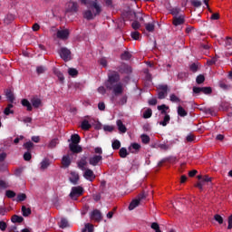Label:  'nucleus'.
Here are the masks:
<instances>
[{
	"instance_id": "7",
	"label": "nucleus",
	"mask_w": 232,
	"mask_h": 232,
	"mask_svg": "<svg viewBox=\"0 0 232 232\" xmlns=\"http://www.w3.org/2000/svg\"><path fill=\"white\" fill-rule=\"evenodd\" d=\"M83 171V178L86 180H89V182H93L95 180L97 176H95V173L92 169H85Z\"/></svg>"
},
{
	"instance_id": "54",
	"label": "nucleus",
	"mask_w": 232,
	"mask_h": 232,
	"mask_svg": "<svg viewBox=\"0 0 232 232\" xmlns=\"http://www.w3.org/2000/svg\"><path fill=\"white\" fill-rule=\"evenodd\" d=\"M8 169L6 163L0 162V173H5Z\"/></svg>"
},
{
	"instance_id": "4",
	"label": "nucleus",
	"mask_w": 232,
	"mask_h": 232,
	"mask_svg": "<svg viewBox=\"0 0 232 232\" xmlns=\"http://www.w3.org/2000/svg\"><path fill=\"white\" fill-rule=\"evenodd\" d=\"M169 87L168 84H160L157 87L158 99L162 101V99H166L168 97Z\"/></svg>"
},
{
	"instance_id": "33",
	"label": "nucleus",
	"mask_w": 232,
	"mask_h": 232,
	"mask_svg": "<svg viewBox=\"0 0 232 232\" xmlns=\"http://www.w3.org/2000/svg\"><path fill=\"white\" fill-rule=\"evenodd\" d=\"M178 115L179 117H187L188 116V111H186L185 109H183L182 106L178 107Z\"/></svg>"
},
{
	"instance_id": "17",
	"label": "nucleus",
	"mask_w": 232,
	"mask_h": 232,
	"mask_svg": "<svg viewBox=\"0 0 232 232\" xmlns=\"http://www.w3.org/2000/svg\"><path fill=\"white\" fill-rule=\"evenodd\" d=\"M88 165V161H86V157H83L78 161V168L84 171L86 169V166Z\"/></svg>"
},
{
	"instance_id": "19",
	"label": "nucleus",
	"mask_w": 232,
	"mask_h": 232,
	"mask_svg": "<svg viewBox=\"0 0 232 232\" xmlns=\"http://www.w3.org/2000/svg\"><path fill=\"white\" fill-rule=\"evenodd\" d=\"M140 150V144L139 143H131L130 146L129 147V151L130 153H137Z\"/></svg>"
},
{
	"instance_id": "52",
	"label": "nucleus",
	"mask_w": 232,
	"mask_h": 232,
	"mask_svg": "<svg viewBox=\"0 0 232 232\" xmlns=\"http://www.w3.org/2000/svg\"><path fill=\"white\" fill-rule=\"evenodd\" d=\"M24 160H26L27 162L32 160V153L30 152V150H27L24 154Z\"/></svg>"
},
{
	"instance_id": "13",
	"label": "nucleus",
	"mask_w": 232,
	"mask_h": 232,
	"mask_svg": "<svg viewBox=\"0 0 232 232\" xmlns=\"http://www.w3.org/2000/svg\"><path fill=\"white\" fill-rule=\"evenodd\" d=\"M69 150L72 151V153H82V147L79 144H69Z\"/></svg>"
},
{
	"instance_id": "38",
	"label": "nucleus",
	"mask_w": 232,
	"mask_h": 232,
	"mask_svg": "<svg viewBox=\"0 0 232 232\" xmlns=\"http://www.w3.org/2000/svg\"><path fill=\"white\" fill-rule=\"evenodd\" d=\"M190 5L194 6V8H200L202 6V1L200 0H191Z\"/></svg>"
},
{
	"instance_id": "60",
	"label": "nucleus",
	"mask_w": 232,
	"mask_h": 232,
	"mask_svg": "<svg viewBox=\"0 0 232 232\" xmlns=\"http://www.w3.org/2000/svg\"><path fill=\"white\" fill-rule=\"evenodd\" d=\"M131 26H132L133 30H139V28H140V23H139V21H134L131 24Z\"/></svg>"
},
{
	"instance_id": "63",
	"label": "nucleus",
	"mask_w": 232,
	"mask_h": 232,
	"mask_svg": "<svg viewBox=\"0 0 232 232\" xmlns=\"http://www.w3.org/2000/svg\"><path fill=\"white\" fill-rule=\"evenodd\" d=\"M186 140H187V142H193V140H195V135H193V134H188V135L186 137Z\"/></svg>"
},
{
	"instance_id": "12",
	"label": "nucleus",
	"mask_w": 232,
	"mask_h": 232,
	"mask_svg": "<svg viewBox=\"0 0 232 232\" xmlns=\"http://www.w3.org/2000/svg\"><path fill=\"white\" fill-rule=\"evenodd\" d=\"M118 72H120V73L130 74V73H131V72H133V70L131 69V66H130L126 63H123L118 67Z\"/></svg>"
},
{
	"instance_id": "15",
	"label": "nucleus",
	"mask_w": 232,
	"mask_h": 232,
	"mask_svg": "<svg viewBox=\"0 0 232 232\" xmlns=\"http://www.w3.org/2000/svg\"><path fill=\"white\" fill-rule=\"evenodd\" d=\"M71 164H72V159H70V156L68 155L63 156L62 159L63 168H70Z\"/></svg>"
},
{
	"instance_id": "40",
	"label": "nucleus",
	"mask_w": 232,
	"mask_h": 232,
	"mask_svg": "<svg viewBox=\"0 0 232 232\" xmlns=\"http://www.w3.org/2000/svg\"><path fill=\"white\" fill-rule=\"evenodd\" d=\"M151 115H153V111L147 109L143 113V119H150Z\"/></svg>"
},
{
	"instance_id": "42",
	"label": "nucleus",
	"mask_w": 232,
	"mask_h": 232,
	"mask_svg": "<svg viewBox=\"0 0 232 232\" xmlns=\"http://www.w3.org/2000/svg\"><path fill=\"white\" fill-rule=\"evenodd\" d=\"M189 70L192 72V73H197L198 72V63H192L189 65Z\"/></svg>"
},
{
	"instance_id": "25",
	"label": "nucleus",
	"mask_w": 232,
	"mask_h": 232,
	"mask_svg": "<svg viewBox=\"0 0 232 232\" xmlns=\"http://www.w3.org/2000/svg\"><path fill=\"white\" fill-rule=\"evenodd\" d=\"M81 142V136L79 134H72L71 136V143L70 144H79Z\"/></svg>"
},
{
	"instance_id": "2",
	"label": "nucleus",
	"mask_w": 232,
	"mask_h": 232,
	"mask_svg": "<svg viewBox=\"0 0 232 232\" xmlns=\"http://www.w3.org/2000/svg\"><path fill=\"white\" fill-rule=\"evenodd\" d=\"M101 12H102L101 5L99 3H97V0H94L92 2V6H90V9L83 11V19H86L87 21H93L97 15L101 14Z\"/></svg>"
},
{
	"instance_id": "30",
	"label": "nucleus",
	"mask_w": 232,
	"mask_h": 232,
	"mask_svg": "<svg viewBox=\"0 0 232 232\" xmlns=\"http://www.w3.org/2000/svg\"><path fill=\"white\" fill-rule=\"evenodd\" d=\"M23 217H30L32 215V209L24 206L22 207Z\"/></svg>"
},
{
	"instance_id": "39",
	"label": "nucleus",
	"mask_w": 232,
	"mask_h": 232,
	"mask_svg": "<svg viewBox=\"0 0 232 232\" xmlns=\"http://www.w3.org/2000/svg\"><path fill=\"white\" fill-rule=\"evenodd\" d=\"M214 220H216V222H218L219 225L224 224V218H222L220 214L214 215Z\"/></svg>"
},
{
	"instance_id": "56",
	"label": "nucleus",
	"mask_w": 232,
	"mask_h": 232,
	"mask_svg": "<svg viewBox=\"0 0 232 232\" xmlns=\"http://www.w3.org/2000/svg\"><path fill=\"white\" fill-rule=\"evenodd\" d=\"M8 209L5 206H0V215L1 217H5L6 213H8Z\"/></svg>"
},
{
	"instance_id": "45",
	"label": "nucleus",
	"mask_w": 232,
	"mask_h": 232,
	"mask_svg": "<svg viewBox=\"0 0 232 232\" xmlns=\"http://www.w3.org/2000/svg\"><path fill=\"white\" fill-rule=\"evenodd\" d=\"M169 101H170V102L179 103V102H180V98H179L178 96H176L175 93H172V94H170V96H169Z\"/></svg>"
},
{
	"instance_id": "10",
	"label": "nucleus",
	"mask_w": 232,
	"mask_h": 232,
	"mask_svg": "<svg viewBox=\"0 0 232 232\" xmlns=\"http://www.w3.org/2000/svg\"><path fill=\"white\" fill-rule=\"evenodd\" d=\"M70 175H71L69 177L70 182L73 184V186H77V184H79V180H81V177L79 176V173H77L76 171H71Z\"/></svg>"
},
{
	"instance_id": "34",
	"label": "nucleus",
	"mask_w": 232,
	"mask_h": 232,
	"mask_svg": "<svg viewBox=\"0 0 232 232\" xmlns=\"http://www.w3.org/2000/svg\"><path fill=\"white\" fill-rule=\"evenodd\" d=\"M15 20V15L12 14H8L5 19V23L6 24H10V23H12L13 21Z\"/></svg>"
},
{
	"instance_id": "58",
	"label": "nucleus",
	"mask_w": 232,
	"mask_h": 232,
	"mask_svg": "<svg viewBox=\"0 0 232 232\" xmlns=\"http://www.w3.org/2000/svg\"><path fill=\"white\" fill-rule=\"evenodd\" d=\"M57 140H57V139H53V140L50 141V143H49V145H48V148H51V149L55 148V146H57Z\"/></svg>"
},
{
	"instance_id": "27",
	"label": "nucleus",
	"mask_w": 232,
	"mask_h": 232,
	"mask_svg": "<svg viewBox=\"0 0 232 232\" xmlns=\"http://www.w3.org/2000/svg\"><path fill=\"white\" fill-rule=\"evenodd\" d=\"M128 103V95L124 94L121 96L119 100V102H116V104H119L120 106H124Z\"/></svg>"
},
{
	"instance_id": "8",
	"label": "nucleus",
	"mask_w": 232,
	"mask_h": 232,
	"mask_svg": "<svg viewBox=\"0 0 232 232\" xmlns=\"http://www.w3.org/2000/svg\"><path fill=\"white\" fill-rule=\"evenodd\" d=\"M56 37L62 41H66L70 37V31L68 29L58 30L56 32Z\"/></svg>"
},
{
	"instance_id": "36",
	"label": "nucleus",
	"mask_w": 232,
	"mask_h": 232,
	"mask_svg": "<svg viewBox=\"0 0 232 232\" xmlns=\"http://www.w3.org/2000/svg\"><path fill=\"white\" fill-rule=\"evenodd\" d=\"M126 15L129 21H133V19H135L136 13L135 11L130 10L126 13Z\"/></svg>"
},
{
	"instance_id": "59",
	"label": "nucleus",
	"mask_w": 232,
	"mask_h": 232,
	"mask_svg": "<svg viewBox=\"0 0 232 232\" xmlns=\"http://www.w3.org/2000/svg\"><path fill=\"white\" fill-rule=\"evenodd\" d=\"M232 45V38L227 37L225 41L226 48H231Z\"/></svg>"
},
{
	"instance_id": "14",
	"label": "nucleus",
	"mask_w": 232,
	"mask_h": 232,
	"mask_svg": "<svg viewBox=\"0 0 232 232\" xmlns=\"http://www.w3.org/2000/svg\"><path fill=\"white\" fill-rule=\"evenodd\" d=\"M185 21L186 20L184 19V16L180 15V16H174L172 23L174 26H180V24H184Z\"/></svg>"
},
{
	"instance_id": "6",
	"label": "nucleus",
	"mask_w": 232,
	"mask_h": 232,
	"mask_svg": "<svg viewBox=\"0 0 232 232\" xmlns=\"http://www.w3.org/2000/svg\"><path fill=\"white\" fill-rule=\"evenodd\" d=\"M88 160L91 166H101L102 164V155H93Z\"/></svg>"
},
{
	"instance_id": "46",
	"label": "nucleus",
	"mask_w": 232,
	"mask_h": 232,
	"mask_svg": "<svg viewBox=\"0 0 232 232\" xmlns=\"http://www.w3.org/2000/svg\"><path fill=\"white\" fill-rule=\"evenodd\" d=\"M206 81V77L203 74H199L196 78L197 84H202Z\"/></svg>"
},
{
	"instance_id": "35",
	"label": "nucleus",
	"mask_w": 232,
	"mask_h": 232,
	"mask_svg": "<svg viewBox=\"0 0 232 232\" xmlns=\"http://www.w3.org/2000/svg\"><path fill=\"white\" fill-rule=\"evenodd\" d=\"M201 93L211 95V93H213V89H211V87H201Z\"/></svg>"
},
{
	"instance_id": "31",
	"label": "nucleus",
	"mask_w": 232,
	"mask_h": 232,
	"mask_svg": "<svg viewBox=\"0 0 232 232\" xmlns=\"http://www.w3.org/2000/svg\"><path fill=\"white\" fill-rule=\"evenodd\" d=\"M169 121H171V117L169 114H166L163 118V121L160 122L161 126H168L169 124Z\"/></svg>"
},
{
	"instance_id": "50",
	"label": "nucleus",
	"mask_w": 232,
	"mask_h": 232,
	"mask_svg": "<svg viewBox=\"0 0 232 232\" xmlns=\"http://www.w3.org/2000/svg\"><path fill=\"white\" fill-rule=\"evenodd\" d=\"M26 200V194L20 193L17 195V202H24Z\"/></svg>"
},
{
	"instance_id": "16",
	"label": "nucleus",
	"mask_w": 232,
	"mask_h": 232,
	"mask_svg": "<svg viewBox=\"0 0 232 232\" xmlns=\"http://www.w3.org/2000/svg\"><path fill=\"white\" fill-rule=\"evenodd\" d=\"M21 104L24 108H26L27 111H32V110H34L32 103L27 99H23Z\"/></svg>"
},
{
	"instance_id": "11",
	"label": "nucleus",
	"mask_w": 232,
	"mask_h": 232,
	"mask_svg": "<svg viewBox=\"0 0 232 232\" xmlns=\"http://www.w3.org/2000/svg\"><path fill=\"white\" fill-rule=\"evenodd\" d=\"M91 220H95V222H101V220H102V214L99 209H94L91 213Z\"/></svg>"
},
{
	"instance_id": "55",
	"label": "nucleus",
	"mask_w": 232,
	"mask_h": 232,
	"mask_svg": "<svg viewBox=\"0 0 232 232\" xmlns=\"http://www.w3.org/2000/svg\"><path fill=\"white\" fill-rule=\"evenodd\" d=\"M15 193L14 192V190H6L5 191V196L7 197V198H14L15 197Z\"/></svg>"
},
{
	"instance_id": "28",
	"label": "nucleus",
	"mask_w": 232,
	"mask_h": 232,
	"mask_svg": "<svg viewBox=\"0 0 232 232\" xmlns=\"http://www.w3.org/2000/svg\"><path fill=\"white\" fill-rule=\"evenodd\" d=\"M40 169H48V167L50 166V160L48 159H44L42 160V162L40 163Z\"/></svg>"
},
{
	"instance_id": "64",
	"label": "nucleus",
	"mask_w": 232,
	"mask_h": 232,
	"mask_svg": "<svg viewBox=\"0 0 232 232\" xmlns=\"http://www.w3.org/2000/svg\"><path fill=\"white\" fill-rule=\"evenodd\" d=\"M45 71H46V69L43 66H39L36 68V72H37L38 75H41V73H44Z\"/></svg>"
},
{
	"instance_id": "61",
	"label": "nucleus",
	"mask_w": 232,
	"mask_h": 232,
	"mask_svg": "<svg viewBox=\"0 0 232 232\" xmlns=\"http://www.w3.org/2000/svg\"><path fill=\"white\" fill-rule=\"evenodd\" d=\"M6 227H8V225L5 221H0V229L2 231H6Z\"/></svg>"
},
{
	"instance_id": "41",
	"label": "nucleus",
	"mask_w": 232,
	"mask_h": 232,
	"mask_svg": "<svg viewBox=\"0 0 232 232\" xmlns=\"http://www.w3.org/2000/svg\"><path fill=\"white\" fill-rule=\"evenodd\" d=\"M198 179L199 180H201L203 184H204V182H211V180H212V178H210L209 176L202 177V176L199 175V176H198Z\"/></svg>"
},
{
	"instance_id": "57",
	"label": "nucleus",
	"mask_w": 232,
	"mask_h": 232,
	"mask_svg": "<svg viewBox=\"0 0 232 232\" xmlns=\"http://www.w3.org/2000/svg\"><path fill=\"white\" fill-rule=\"evenodd\" d=\"M158 147L160 149V150H163L164 151H168V150H169V145L166 144V143H160L158 145Z\"/></svg>"
},
{
	"instance_id": "18",
	"label": "nucleus",
	"mask_w": 232,
	"mask_h": 232,
	"mask_svg": "<svg viewBox=\"0 0 232 232\" xmlns=\"http://www.w3.org/2000/svg\"><path fill=\"white\" fill-rule=\"evenodd\" d=\"M31 103L34 108H39L43 104V102L40 98L34 97L31 99Z\"/></svg>"
},
{
	"instance_id": "43",
	"label": "nucleus",
	"mask_w": 232,
	"mask_h": 232,
	"mask_svg": "<svg viewBox=\"0 0 232 232\" xmlns=\"http://www.w3.org/2000/svg\"><path fill=\"white\" fill-rule=\"evenodd\" d=\"M140 139L143 144H150V136H148V134H142L140 136Z\"/></svg>"
},
{
	"instance_id": "37",
	"label": "nucleus",
	"mask_w": 232,
	"mask_h": 232,
	"mask_svg": "<svg viewBox=\"0 0 232 232\" xmlns=\"http://www.w3.org/2000/svg\"><path fill=\"white\" fill-rule=\"evenodd\" d=\"M145 28L147 32H155V24L153 23L146 24Z\"/></svg>"
},
{
	"instance_id": "22",
	"label": "nucleus",
	"mask_w": 232,
	"mask_h": 232,
	"mask_svg": "<svg viewBox=\"0 0 232 232\" xmlns=\"http://www.w3.org/2000/svg\"><path fill=\"white\" fill-rule=\"evenodd\" d=\"M81 128L84 131H88V130H90L92 128V124H90V121H88V120H83L82 121Z\"/></svg>"
},
{
	"instance_id": "24",
	"label": "nucleus",
	"mask_w": 232,
	"mask_h": 232,
	"mask_svg": "<svg viewBox=\"0 0 232 232\" xmlns=\"http://www.w3.org/2000/svg\"><path fill=\"white\" fill-rule=\"evenodd\" d=\"M140 204V199H133L129 205V210L133 211L135 208H137Z\"/></svg>"
},
{
	"instance_id": "5",
	"label": "nucleus",
	"mask_w": 232,
	"mask_h": 232,
	"mask_svg": "<svg viewBox=\"0 0 232 232\" xmlns=\"http://www.w3.org/2000/svg\"><path fill=\"white\" fill-rule=\"evenodd\" d=\"M58 53H59L61 59H63V61H64L65 63H68V61L72 60V51H70V49H68L66 47H62L58 51Z\"/></svg>"
},
{
	"instance_id": "53",
	"label": "nucleus",
	"mask_w": 232,
	"mask_h": 232,
	"mask_svg": "<svg viewBox=\"0 0 232 232\" xmlns=\"http://www.w3.org/2000/svg\"><path fill=\"white\" fill-rule=\"evenodd\" d=\"M130 37H132L134 41H139V37H140V33H139L138 31L132 32L130 34Z\"/></svg>"
},
{
	"instance_id": "62",
	"label": "nucleus",
	"mask_w": 232,
	"mask_h": 232,
	"mask_svg": "<svg viewBox=\"0 0 232 232\" xmlns=\"http://www.w3.org/2000/svg\"><path fill=\"white\" fill-rule=\"evenodd\" d=\"M134 19H137V21H144V17L142 16V13H140V12L136 13Z\"/></svg>"
},
{
	"instance_id": "20",
	"label": "nucleus",
	"mask_w": 232,
	"mask_h": 232,
	"mask_svg": "<svg viewBox=\"0 0 232 232\" xmlns=\"http://www.w3.org/2000/svg\"><path fill=\"white\" fill-rule=\"evenodd\" d=\"M177 160L176 157H172V158H164L163 160H161L160 161H159L158 163V167L159 168H162V164H164L165 162H175Z\"/></svg>"
},
{
	"instance_id": "49",
	"label": "nucleus",
	"mask_w": 232,
	"mask_h": 232,
	"mask_svg": "<svg viewBox=\"0 0 232 232\" xmlns=\"http://www.w3.org/2000/svg\"><path fill=\"white\" fill-rule=\"evenodd\" d=\"M24 148L25 150H27V151H30V150H32V148H34V142L27 141V142L24 143Z\"/></svg>"
},
{
	"instance_id": "48",
	"label": "nucleus",
	"mask_w": 232,
	"mask_h": 232,
	"mask_svg": "<svg viewBox=\"0 0 232 232\" xmlns=\"http://www.w3.org/2000/svg\"><path fill=\"white\" fill-rule=\"evenodd\" d=\"M60 227H61L62 229H64V228L68 227V219H66V218H62V219H61V222H60Z\"/></svg>"
},
{
	"instance_id": "23",
	"label": "nucleus",
	"mask_w": 232,
	"mask_h": 232,
	"mask_svg": "<svg viewBox=\"0 0 232 232\" xmlns=\"http://www.w3.org/2000/svg\"><path fill=\"white\" fill-rule=\"evenodd\" d=\"M23 220H24V218L18 215H14L11 218V222H13V224H21V222H23Z\"/></svg>"
},
{
	"instance_id": "3",
	"label": "nucleus",
	"mask_w": 232,
	"mask_h": 232,
	"mask_svg": "<svg viewBox=\"0 0 232 232\" xmlns=\"http://www.w3.org/2000/svg\"><path fill=\"white\" fill-rule=\"evenodd\" d=\"M83 193H84V188L82 187L81 186L72 187L69 194V197L70 198H72V200H77V198L82 197Z\"/></svg>"
},
{
	"instance_id": "47",
	"label": "nucleus",
	"mask_w": 232,
	"mask_h": 232,
	"mask_svg": "<svg viewBox=\"0 0 232 232\" xmlns=\"http://www.w3.org/2000/svg\"><path fill=\"white\" fill-rule=\"evenodd\" d=\"M68 73L71 75V77H76V75H79V71H77L75 68H70Z\"/></svg>"
},
{
	"instance_id": "32",
	"label": "nucleus",
	"mask_w": 232,
	"mask_h": 232,
	"mask_svg": "<svg viewBox=\"0 0 232 232\" xmlns=\"http://www.w3.org/2000/svg\"><path fill=\"white\" fill-rule=\"evenodd\" d=\"M121 61H130L131 59V53L130 52L125 51L121 55Z\"/></svg>"
},
{
	"instance_id": "1",
	"label": "nucleus",
	"mask_w": 232,
	"mask_h": 232,
	"mask_svg": "<svg viewBox=\"0 0 232 232\" xmlns=\"http://www.w3.org/2000/svg\"><path fill=\"white\" fill-rule=\"evenodd\" d=\"M120 81L121 74L115 71H112L108 73V79L105 82V87L107 90H112V93H114L116 97L124 93V84Z\"/></svg>"
},
{
	"instance_id": "29",
	"label": "nucleus",
	"mask_w": 232,
	"mask_h": 232,
	"mask_svg": "<svg viewBox=\"0 0 232 232\" xmlns=\"http://www.w3.org/2000/svg\"><path fill=\"white\" fill-rule=\"evenodd\" d=\"M119 155H120L121 159H126L129 155L128 150L126 148L122 147L121 149H120Z\"/></svg>"
},
{
	"instance_id": "9",
	"label": "nucleus",
	"mask_w": 232,
	"mask_h": 232,
	"mask_svg": "<svg viewBox=\"0 0 232 232\" xmlns=\"http://www.w3.org/2000/svg\"><path fill=\"white\" fill-rule=\"evenodd\" d=\"M67 13H72V14H77L79 12V4L74 1L69 2L68 8L66 9Z\"/></svg>"
},
{
	"instance_id": "21",
	"label": "nucleus",
	"mask_w": 232,
	"mask_h": 232,
	"mask_svg": "<svg viewBox=\"0 0 232 232\" xmlns=\"http://www.w3.org/2000/svg\"><path fill=\"white\" fill-rule=\"evenodd\" d=\"M116 124L118 126L119 131H121V133H126V131H127L126 125L124 123H122V121L118 120Z\"/></svg>"
},
{
	"instance_id": "44",
	"label": "nucleus",
	"mask_w": 232,
	"mask_h": 232,
	"mask_svg": "<svg viewBox=\"0 0 232 232\" xmlns=\"http://www.w3.org/2000/svg\"><path fill=\"white\" fill-rule=\"evenodd\" d=\"M112 150H121V141L119 140H115L114 141H112Z\"/></svg>"
},
{
	"instance_id": "26",
	"label": "nucleus",
	"mask_w": 232,
	"mask_h": 232,
	"mask_svg": "<svg viewBox=\"0 0 232 232\" xmlns=\"http://www.w3.org/2000/svg\"><path fill=\"white\" fill-rule=\"evenodd\" d=\"M5 95L9 102H14V101H15V96L14 95V92L11 90H7Z\"/></svg>"
},
{
	"instance_id": "51",
	"label": "nucleus",
	"mask_w": 232,
	"mask_h": 232,
	"mask_svg": "<svg viewBox=\"0 0 232 232\" xmlns=\"http://www.w3.org/2000/svg\"><path fill=\"white\" fill-rule=\"evenodd\" d=\"M170 14H171V15H174V17H177V15H179V14H180V8L174 7V8L170 9Z\"/></svg>"
}]
</instances>
